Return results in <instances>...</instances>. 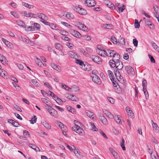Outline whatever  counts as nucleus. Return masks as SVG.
I'll list each match as a JSON object with an SVG mask.
<instances>
[{"mask_svg": "<svg viewBox=\"0 0 159 159\" xmlns=\"http://www.w3.org/2000/svg\"><path fill=\"white\" fill-rule=\"evenodd\" d=\"M112 25L110 24H105L103 25V27L106 29H110L112 28Z\"/></svg>", "mask_w": 159, "mask_h": 159, "instance_id": "603ef678", "label": "nucleus"}, {"mask_svg": "<svg viewBox=\"0 0 159 159\" xmlns=\"http://www.w3.org/2000/svg\"><path fill=\"white\" fill-rule=\"evenodd\" d=\"M41 100L45 104H46L47 106H48V107H51L50 106L51 102L49 100L46 99L44 98H41ZM47 107L46 106H45V107Z\"/></svg>", "mask_w": 159, "mask_h": 159, "instance_id": "c85d7f7f", "label": "nucleus"}, {"mask_svg": "<svg viewBox=\"0 0 159 159\" xmlns=\"http://www.w3.org/2000/svg\"><path fill=\"white\" fill-rule=\"evenodd\" d=\"M0 75L3 78H7V73L5 70L1 69L0 70Z\"/></svg>", "mask_w": 159, "mask_h": 159, "instance_id": "cd10ccee", "label": "nucleus"}, {"mask_svg": "<svg viewBox=\"0 0 159 159\" xmlns=\"http://www.w3.org/2000/svg\"><path fill=\"white\" fill-rule=\"evenodd\" d=\"M61 88L65 89L67 91H69L71 89L68 86L66 85H61Z\"/></svg>", "mask_w": 159, "mask_h": 159, "instance_id": "8fccbe9b", "label": "nucleus"}, {"mask_svg": "<svg viewBox=\"0 0 159 159\" xmlns=\"http://www.w3.org/2000/svg\"><path fill=\"white\" fill-rule=\"evenodd\" d=\"M44 85L46 86L47 87H48L49 89H52V88L51 85H50V84L48 83V82H45L44 83Z\"/></svg>", "mask_w": 159, "mask_h": 159, "instance_id": "774afa93", "label": "nucleus"}, {"mask_svg": "<svg viewBox=\"0 0 159 159\" xmlns=\"http://www.w3.org/2000/svg\"><path fill=\"white\" fill-rule=\"evenodd\" d=\"M126 111L128 115L130 118L133 117L134 114L132 111L130 110V108L128 107H127L125 108Z\"/></svg>", "mask_w": 159, "mask_h": 159, "instance_id": "f3484780", "label": "nucleus"}, {"mask_svg": "<svg viewBox=\"0 0 159 159\" xmlns=\"http://www.w3.org/2000/svg\"><path fill=\"white\" fill-rule=\"evenodd\" d=\"M115 75L118 80H122L123 79V77L121 76L120 72L118 70H116L115 72Z\"/></svg>", "mask_w": 159, "mask_h": 159, "instance_id": "bb28decb", "label": "nucleus"}, {"mask_svg": "<svg viewBox=\"0 0 159 159\" xmlns=\"http://www.w3.org/2000/svg\"><path fill=\"white\" fill-rule=\"evenodd\" d=\"M20 40L23 42L25 43H28L29 42V40L25 38L22 37L20 38Z\"/></svg>", "mask_w": 159, "mask_h": 159, "instance_id": "6e6d98bb", "label": "nucleus"}, {"mask_svg": "<svg viewBox=\"0 0 159 159\" xmlns=\"http://www.w3.org/2000/svg\"><path fill=\"white\" fill-rule=\"evenodd\" d=\"M42 125L46 129H49L51 128V126L46 121L43 120L42 122Z\"/></svg>", "mask_w": 159, "mask_h": 159, "instance_id": "2f4dec72", "label": "nucleus"}, {"mask_svg": "<svg viewBox=\"0 0 159 159\" xmlns=\"http://www.w3.org/2000/svg\"><path fill=\"white\" fill-rule=\"evenodd\" d=\"M112 57V60L115 61H120V56L119 53L116 51L114 52V55H113Z\"/></svg>", "mask_w": 159, "mask_h": 159, "instance_id": "2eb2a0df", "label": "nucleus"}, {"mask_svg": "<svg viewBox=\"0 0 159 159\" xmlns=\"http://www.w3.org/2000/svg\"><path fill=\"white\" fill-rule=\"evenodd\" d=\"M46 25H49L52 29L54 30H55V28L57 27V26L56 25L52 23H50L48 22V24Z\"/></svg>", "mask_w": 159, "mask_h": 159, "instance_id": "864d4df0", "label": "nucleus"}, {"mask_svg": "<svg viewBox=\"0 0 159 159\" xmlns=\"http://www.w3.org/2000/svg\"><path fill=\"white\" fill-rule=\"evenodd\" d=\"M74 124L75 125L72 128V130L80 135H84V131L82 129L83 125L80 122L76 120L74 121Z\"/></svg>", "mask_w": 159, "mask_h": 159, "instance_id": "f257e3e1", "label": "nucleus"}, {"mask_svg": "<svg viewBox=\"0 0 159 159\" xmlns=\"http://www.w3.org/2000/svg\"><path fill=\"white\" fill-rule=\"evenodd\" d=\"M86 51L89 53H92L93 52V50L92 49L89 48H86Z\"/></svg>", "mask_w": 159, "mask_h": 159, "instance_id": "338daca9", "label": "nucleus"}, {"mask_svg": "<svg viewBox=\"0 0 159 159\" xmlns=\"http://www.w3.org/2000/svg\"><path fill=\"white\" fill-rule=\"evenodd\" d=\"M115 51L111 49H101L98 48L97 52L102 57H111L114 55V52Z\"/></svg>", "mask_w": 159, "mask_h": 159, "instance_id": "f03ea898", "label": "nucleus"}, {"mask_svg": "<svg viewBox=\"0 0 159 159\" xmlns=\"http://www.w3.org/2000/svg\"><path fill=\"white\" fill-rule=\"evenodd\" d=\"M16 23L18 25L24 27L25 24L22 21L20 20H18L16 21Z\"/></svg>", "mask_w": 159, "mask_h": 159, "instance_id": "a18cd8bd", "label": "nucleus"}, {"mask_svg": "<svg viewBox=\"0 0 159 159\" xmlns=\"http://www.w3.org/2000/svg\"><path fill=\"white\" fill-rule=\"evenodd\" d=\"M75 25L80 30L85 31H87L88 28L86 26L80 22H76L75 23Z\"/></svg>", "mask_w": 159, "mask_h": 159, "instance_id": "20e7f679", "label": "nucleus"}, {"mask_svg": "<svg viewBox=\"0 0 159 159\" xmlns=\"http://www.w3.org/2000/svg\"><path fill=\"white\" fill-rule=\"evenodd\" d=\"M103 113L107 116L108 117L111 119H112L114 117L113 115L107 110H104Z\"/></svg>", "mask_w": 159, "mask_h": 159, "instance_id": "b1692460", "label": "nucleus"}, {"mask_svg": "<svg viewBox=\"0 0 159 159\" xmlns=\"http://www.w3.org/2000/svg\"><path fill=\"white\" fill-rule=\"evenodd\" d=\"M152 123V125L153 128V130L156 133H158L159 132V127L157 124L154 123L153 120L151 121Z\"/></svg>", "mask_w": 159, "mask_h": 159, "instance_id": "a211bd4d", "label": "nucleus"}, {"mask_svg": "<svg viewBox=\"0 0 159 159\" xmlns=\"http://www.w3.org/2000/svg\"><path fill=\"white\" fill-rule=\"evenodd\" d=\"M35 61L38 66L40 67H43L47 66L46 63H43L41 60L38 58H36L35 60Z\"/></svg>", "mask_w": 159, "mask_h": 159, "instance_id": "ddd939ff", "label": "nucleus"}, {"mask_svg": "<svg viewBox=\"0 0 159 159\" xmlns=\"http://www.w3.org/2000/svg\"><path fill=\"white\" fill-rule=\"evenodd\" d=\"M90 59L92 61L98 64H100L102 63L101 58L98 56L95 55L92 56L90 57Z\"/></svg>", "mask_w": 159, "mask_h": 159, "instance_id": "1a4fd4ad", "label": "nucleus"}, {"mask_svg": "<svg viewBox=\"0 0 159 159\" xmlns=\"http://www.w3.org/2000/svg\"><path fill=\"white\" fill-rule=\"evenodd\" d=\"M89 124L91 126L92 130L95 131H98V129L96 127L94 124L93 122H90L89 123Z\"/></svg>", "mask_w": 159, "mask_h": 159, "instance_id": "c03bdc74", "label": "nucleus"}, {"mask_svg": "<svg viewBox=\"0 0 159 159\" xmlns=\"http://www.w3.org/2000/svg\"><path fill=\"white\" fill-rule=\"evenodd\" d=\"M151 44L155 50L157 52H159V47L156 45L155 43L153 42H151Z\"/></svg>", "mask_w": 159, "mask_h": 159, "instance_id": "f704fd0d", "label": "nucleus"}, {"mask_svg": "<svg viewBox=\"0 0 159 159\" xmlns=\"http://www.w3.org/2000/svg\"><path fill=\"white\" fill-rule=\"evenodd\" d=\"M76 63L79 64L80 66H81L82 69L84 70L89 71V69L87 68L88 65L86 64H84V62L81 60L79 59H76Z\"/></svg>", "mask_w": 159, "mask_h": 159, "instance_id": "0eeeda50", "label": "nucleus"}, {"mask_svg": "<svg viewBox=\"0 0 159 159\" xmlns=\"http://www.w3.org/2000/svg\"><path fill=\"white\" fill-rule=\"evenodd\" d=\"M111 40L114 44L117 43V39H116L114 36H112L111 38Z\"/></svg>", "mask_w": 159, "mask_h": 159, "instance_id": "13d9d810", "label": "nucleus"}, {"mask_svg": "<svg viewBox=\"0 0 159 159\" xmlns=\"http://www.w3.org/2000/svg\"><path fill=\"white\" fill-rule=\"evenodd\" d=\"M91 77L92 80L94 82L98 84H101V80L100 78L98 75L96 74H94L93 76H92Z\"/></svg>", "mask_w": 159, "mask_h": 159, "instance_id": "6e6552de", "label": "nucleus"}, {"mask_svg": "<svg viewBox=\"0 0 159 159\" xmlns=\"http://www.w3.org/2000/svg\"><path fill=\"white\" fill-rule=\"evenodd\" d=\"M59 33L61 34L64 35H67L68 33L67 32L62 30H59Z\"/></svg>", "mask_w": 159, "mask_h": 159, "instance_id": "e2e57ef3", "label": "nucleus"}, {"mask_svg": "<svg viewBox=\"0 0 159 159\" xmlns=\"http://www.w3.org/2000/svg\"><path fill=\"white\" fill-rule=\"evenodd\" d=\"M66 108L68 111L73 114H75L76 112L75 109L69 106H66Z\"/></svg>", "mask_w": 159, "mask_h": 159, "instance_id": "72a5a7b5", "label": "nucleus"}, {"mask_svg": "<svg viewBox=\"0 0 159 159\" xmlns=\"http://www.w3.org/2000/svg\"><path fill=\"white\" fill-rule=\"evenodd\" d=\"M143 91L144 93L145 94L146 99H148V97H149V94L148 93V92L147 91V89H146V91L143 90Z\"/></svg>", "mask_w": 159, "mask_h": 159, "instance_id": "69168bd1", "label": "nucleus"}, {"mask_svg": "<svg viewBox=\"0 0 159 159\" xmlns=\"http://www.w3.org/2000/svg\"><path fill=\"white\" fill-rule=\"evenodd\" d=\"M32 83L36 86L39 87V83L37 82L36 79H32L31 80Z\"/></svg>", "mask_w": 159, "mask_h": 159, "instance_id": "3c124183", "label": "nucleus"}, {"mask_svg": "<svg viewBox=\"0 0 159 159\" xmlns=\"http://www.w3.org/2000/svg\"><path fill=\"white\" fill-rule=\"evenodd\" d=\"M75 11L82 15H85L87 13V11L84 9L78 7H75L74 8Z\"/></svg>", "mask_w": 159, "mask_h": 159, "instance_id": "423d86ee", "label": "nucleus"}, {"mask_svg": "<svg viewBox=\"0 0 159 159\" xmlns=\"http://www.w3.org/2000/svg\"><path fill=\"white\" fill-rule=\"evenodd\" d=\"M23 133L25 138H29L30 136V134L28 131L25 130H24Z\"/></svg>", "mask_w": 159, "mask_h": 159, "instance_id": "a19ab883", "label": "nucleus"}, {"mask_svg": "<svg viewBox=\"0 0 159 159\" xmlns=\"http://www.w3.org/2000/svg\"><path fill=\"white\" fill-rule=\"evenodd\" d=\"M24 16L26 17H31L32 15V13L30 12H24Z\"/></svg>", "mask_w": 159, "mask_h": 159, "instance_id": "09e8293b", "label": "nucleus"}, {"mask_svg": "<svg viewBox=\"0 0 159 159\" xmlns=\"http://www.w3.org/2000/svg\"><path fill=\"white\" fill-rule=\"evenodd\" d=\"M153 8L155 11V13L154 14V16L157 15V16H159V7L156 5H154L153 6Z\"/></svg>", "mask_w": 159, "mask_h": 159, "instance_id": "a878e982", "label": "nucleus"}, {"mask_svg": "<svg viewBox=\"0 0 159 159\" xmlns=\"http://www.w3.org/2000/svg\"><path fill=\"white\" fill-rule=\"evenodd\" d=\"M55 46L57 49L59 50H61L63 48L61 44L58 43H56Z\"/></svg>", "mask_w": 159, "mask_h": 159, "instance_id": "58836bf2", "label": "nucleus"}, {"mask_svg": "<svg viewBox=\"0 0 159 159\" xmlns=\"http://www.w3.org/2000/svg\"><path fill=\"white\" fill-rule=\"evenodd\" d=\"M11 14L12 16H14L15 17L18 18L19 17V16L17 14V13L15 12V11H11Z\"/></svg>", "mask_w": 159, "mask_h": 159, "instance_id": "680f3d73", "label": "nucleus"}, {"mask_svg": "<svg viewBox=\"0 0 159 159\" xmlns=\"http://www.w3.org/2000/svg\"><path fill=\"white\" fill-rule=\"evenodd\" d=\"M61 38L63 40L65 41H70L71 40V39H70L69 37L65 36H63L61 37Z\"/></svg>", "mask_w": 159, "mask_h": 159, "instance_id": "052dcab7", "label": "nucleus"}, {"mask_svg": "<svg viewBox=\"0 0 159 159\" xmlns=\"http://www.w3.org/2000/svg\"><path fill=\"white\" fill-rule=\"evenodd\" d=\"M86 115L92 119L94 118V113L93 112L89 111H86Z\"/></svg>", "mask_w": 159, "mask_h": 159, "instance_id": "c756f323", "label": "nucleus"}, {"mask_svg": "<svg viewBox=\"0 0 159 159\" xmlns=\"http://www.w3.org/2000/svg\"><path fill=\"white\" fill-rule=\"evenodd\" d=\"M86 3L88 6L89 7H94L96 4L94 0H86Z\"/></svg>", "mask_w": 159, "mask_h": 159, "instance_id": "dca6fc26", "label": "nucleus"}, {"mask_svg": "<svg viewBox=\"0 0 159 159\" xmlns=\"http://www.w3.org/2000/svg\"><path fill=\"white\" fill-rule=\"evenodd\" d=\"M12 84L14 86V87L16 88V89L18 91H19L20 90L19 86L15 82H12Z\"/></svg>", "mask_w": 159, "mask_h": 159, "instance_id": "4d7b16f0", "label": "nucleus"}, {"mask_svg": "<svg viewBox=\"0 0 159 159\" xmlns=\"http://www.w3.org/2000/svg\"><path fill=\"white\" fill-rule=\"evenodd\" d=\"M125 140L124 139H122V141L120 143V146L122 148V150L123 151H125L126 150V148L124 145Z\"/></svg>", "mask_w": 159, "mask_h": 159, "instance_id": "79ce46f5", "label": "nucleus"}, {"mask_svg": "<svg viewBox=\"0 0 159 159\" xmlns=\"http://www.w3.org/2000/svg\"><path fill=\"white\" fill-rule=\"evenodd\" d=\"M74 149V153L77 157L79 158V156L81 155V153L78 149Z\"/></svg>", "mask_w": 159, "mask_h": 159, "instance_id": "e433bc0d", "label": "nucleus"}, {"mask_svg": "<svg viewBox=\"0 0 159 159\" xmlns=\"http://www.w3.org/2000/svg\"><path fill=\"white\" fill-rule=\"evenodd\" d=\"M50 66L53 69L57 71L60 72L61 70V67L60 66L57 65L54 63H51L50 64Z\"/></svg>", "mask_w": 159, "mask_h": 159, "instance_id": "4468645a", "label": "nucleus"}, {"mask_svg": "<svg viewBox=\"0 0 159 159\" xmlns=\"http://www.w3.org/2000/svg\"><path fill=\"white\" fill-rule=\"evenodd\" d=\"M34 26L35 28V30H39L40 29V25L37 23H35L34 24Z\"/></svg>", "mask_w": 159, "mask_h": 159, "instance_id": "de8ad7c7", "label": "nucleus"}, {"mask_svg": "<svg viewBox=\"0 0 159 159\" xmlns=\"http://www.w3.org/2000/svg\"><path fill=\"white\" fill-rule=\"evenodd\" d=\"M142 85L143 87V90H145L147 89V81L144 79L142 81Z\"/></svg>", "mask_w": 159, "mask_h": 159, "instance_id": "4c0bfd02", "label": "nucleus"}, {"mask_svg": "<svg viewBox=\"0 0 159 159\" xmlns=\"http://www.w3.org/2000/svg\"><path fill=\"white\" fill-rule=\"evenodd\" d=\"M107 73L108 74L111 80L113 79L114 75L112 71L110 70L107 71Z\"/></svg>", "mask_w": 159, "mask_h": 159, "instance_id": "37998d69", "label": "nucleus"}, {"mask_svg": "<svg viewBox=\"0 0 159 159\" xmlns=\"http://www.w3.org/2000/svg\"><path fill=\"white\" fill-rule=\"evenodd\" d=\"M0 61L3 65H5L6 63V59L5 57L1 54H0Z\"/></svg>", "mask_w": 159, "mask_h": 159, "instance_id": "473e14b6", "label": "nucleus"}, {"mask_svg": "<svg viewBox=\"0 0 159 159\" xmlns=\"http://www.w3.org/2000/svg\"><path fill=\"white\" fill-rule=\"evenodd\" d=\"M37 118L36 116H34V117L32 118L31 119V120L30 121L31 123L32 124H34L36 122Z\"/></svg>", "mask_w": 159, "mask_h": 159, "instance_id": "bf43d9fd", "label": "nucleus"}, {"mask_svg": "<svg viewBox=\"0 0 159 159\" xmlns=\"http://www.w3.org/2000/svg\"><path fill=\"white\" fill-rule=\"evenodd\" d=\"M67 53L69 56L72 58L76 59L78 57L77 54L71 51H69Z\"/></svg>", "mask_w": 159, "mask_h": 159, "instance_id": "393cba45", "label": "nucleus"}, {"mask_svg": "<svg viewBox=\"0 0 159 159\" xmlns=\"http://www.w3.org/2000/svg\"><path fill=\"white\" fill-rule=\"evenodd\" d=\"M46 109L51 116L55 118L58 117V115L57 112L52 107H46Z\"/></svg>", "mask_w": 159, "mask_h": 159, "instance_id": "7ed1b4c3", "label": "nucleus"}, {"mask_svg": "<svg viewBox=\"0 0 159 159\" xmlns=\"http://www.w3.org/2000/svg\"><path fill=\"white\" fill-rule=\"evenodd\" d=\"M105 4L110 8L111 9H114L115 7L114 4L108 0L106 1Z\"/></svg>", "mask_w": 159, "mask_h": 159, "instance_id": "4be33fe9", "label": "nucleus"}, {"mask_svg": "<svg viewBox=\"0 0 159 159\" xmlns=\"http://www.w3.org/2000/svg\"><path fill=\"white\" fill-rule=\"evenodd\" d=\"M109 150L113 156L115 157L116 159H120V158L119 155L116 152L111 148H109Z\"/></svg>", "mask_w": 159, "mask_h": 159, "instance_id": "9b49d317", "label": "nucleus"}, {"mask_svg": "<svg viewBox=\"0 0 159 159\" xmlns=\"http://www.w3.org/2000/svg\"><path fill=\"white\" fill-rule=\"evenodd\" d=\"M115 120L116 122L120 124H121L122 123V121L120 119V115L117 116L115 118Z\"/></svg>", "mask_w": 159, "mask_h": 159, "instance_id": "ea45409f", "label": "nucleus"}, {"mask_svg": "<svg viewBox=\"0 0 159 159\" xmlns=\"http://www.w3.org/2000/svg\"><path fill=\"white\" fill-rule=\"evenodd\" d=\"M57 124L58 126L61 128L62 130H66L67 128L66 126L64 125L62 123L59 121H57Z\"/></svg>", "mask_w": 159, "mask_h": 159, "instance_id": "6ab92c4d", "label": "nucleus"}, {"mask_svg": "<svg viewBox=\"0 0 159 159\" xmlns=\"http://www.w3.org/2000/svg\"><path fill=\"white\" fill-rule=\"evenodd\" d=\"M22 5L26 7H27L29 9H31L34 8V7L33 6L27 3H26L24 2H22Z\"/></svg>", "mask_w": 159, "mask_h": 159, "instance_id": "c9c22d12", "label": "nucleus"}, {"mask_svg": "<svg viewBox=\"0 0 159 159\" xmlns=\"http://www.w3.org/2000/svg\"><path fill=\"white\" fill-rule=\"evenodd\" d=\"M115 62V61L112 59L110 60L109 62L110 66L112 67H114L116 66Z\"/></svg>", "mask_w": 159, "mask_h": 159, "instance_id": "49530a36", "label": "nucleus"}, {"mask_svg": "<svg viewBox=\"0 0 159 159\" xmlns=\"http://www.w3.org/2000/svg\"><path fill=\"white\" fill-rule=\"evenodd\" d=\"M65 16L68 19L72 20L74 18V16L71 13L69 12H67L65 15Z\"/></svg>", "mask_w": 159, "mask_h": 159, "instance_id": "5701e85b", "label": "nucleus"}, {"mask_svg": "<svg viewBox=\"0 0 159 159\" xmlns=\"http://www.w3.org/2000/svg\"><path fill=\"white\" fill-rule=\"evenodd\" d=\"M99 119L104 124L106 125L107 124V120L103 115L101 114L100 116Z\"/></svg>", "mask_w": 159, "mask_h": 159, "instance_id": "412c9836", "label": "nucleus"}, {"mask_svg": "<svg viewBox=\"0 0 159 159\" xmlns=\"http://www.w3.org/2000/svg\"><path fill=\"white\" fill-rule=\"evenodd\" d=\"M116 5L119 10L121 12H122L125 9V6L123 4L121 5L120 3H117Z\"/></svg>", "mask_w": 159, "mask_h": 159, "instance_id": "7c9ffc66", "label": "nucleus"}, {"mask_svg": "<svg viewBox=\"0 0 159 159\" xmlns=\"http://www.w3.org/2000/svg\"><path fill=\"white\" fill-rule=\"evenodd\" d=\"M2 42L9 48H11L13 47V44L6 39L2 38Z\"/></svg>", "mask_w": 159, "mask_h": 159, "instance_id": "aec40b11", "label": "nucleus"}, {"mask_svg": "<svg viewBox=\"0 0 159 159\" xmlns=\"http://www.w3.org/2000/svg\"><path fill=\"white\" fill-rule=\"evenodd\" d=\"M125 68L126 71L129 75H133L134 74V70L131 66H126Z\"/></svg>", "mask_w": 159, "mask_h": 159, "instance_id": "9d476101", "label": "nucleus"}, {"mask_svg": "<svg viewBox=\"0 0 159 159\" xmlns=\"http://www.w3.org/2000/svg\"><path fill=\"white\" fill-rule=\"evenodd\" d=\"M69 32L73 36L76 38H80L81 36V34L78 31L71 29L69 30Z\"/></svg>", "mask_w": 159, "mask_h": 159, "instance_id": "f8f14e48", "label": "nucleus"}, {"mask_svg": "<svg viewBox=\"0 0 159 159\" xmlns=\"http://www.w3.org/2000/svg\"><path fill=\"white\" fill-rule=\"evenodd\" d=\"M71 100L77 102L79 101V98L75 95H72V98H71Z\"/></svg>", "mask_w": 159, "mask_h": 159, "instance_id": "5fc2aeb1", "label": "nucleus"}, {"mask_svg": "<svg viewBox=\"0 0 159 159\" xmlns=\"http://www.w3.org/2000/svg\"><path fill=\"white\" fill-rule=\"evenodd\" d=\"M38 15L39 18L40 19L41 22L45 25L48 24V22L47 21L48 20V18L43 13H38Z\"/></svg>", "mask_w": 159, "mask_h": 159, "instance_id": "39448f33", "label": "nucleus"}, {"mask_svg": "<svg viewBox=\"0 0 159 159\" xmlns=\"http://www.w3.org/2000/svg\"><path fill=\"white\" fill-rule=\"evenodd\" d=\"M148 57L150 59L151 62L153 63H155V60L153 57L151 55L149 54Z\"/></svg>", "mask_w": 159, "mask_h": 159, "instance_id": "0e129e2a", "label": "nucleus"}]
</instances>
